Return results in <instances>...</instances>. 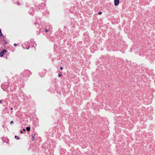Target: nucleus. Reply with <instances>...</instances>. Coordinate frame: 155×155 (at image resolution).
<instances>
[{"label":"nucleus","instance_id":"5","mask_svg":"<svg viewBox=\"0 0 155 155\" xmlns=\"http://www.w3.org/2000/svg\"><path fill=\"white\" fill-rule=\"evenodd\" d=\"M2 36V34L1 32V29H0V37Z\"/></svg>","mask_w":155,"mask_h":155},{"label":"nucleus","instance_id":"9","mask_svg":"<svg viewBox=\"0 0 155 155\" xmlns=\"http://www.w3.org/2000/svg\"><path fill=\"white\" fill-rule=\"evenodd\" d=\"M2 101L1 100H0V104H2Z\"/></svg>","mask_w":155,"mask_h":155},{"label":"nucleus","instance_id":"1","mask_svg":"<svg viewBox=\"0 0 155 155\" xmlns=\"http://www.w3.org/2000/svg\"><path fill=\"white\" fill-rule=\"evenodd\" d=\"M119 0H114V4L116 6H117L119 5Z\"/></svg>","mask_w":155,"mask_h":155},{"label":"nucleus","instance_id":"3","mask_svg":"<svg viewBox=\"0 0 155 155\" xmlns=\"http://www.w3.org/2000/svg\"><path fill=\"white\" fill-rule=\"evenodd\" d=\"M26 130L28 131H29L30 130V128L29 127H27L26 128Z\"/></svg>","mask_w":155,"mask_h":155},{"label":"nucleus","instance_id":"15","mask_svg":"<svg viewBox=\"0 0 155 155\" xmlns=\"http://www.w3.org/2000/svg\"><path fill=\"white\" fill-rule=\"evenodd\" d=\"M18 5H19V3H18ZM19 5H20V4H19Z\"/></svg>","mask_w":155,"mask_h":155},{"label":"nucleus","instance_id":"4","mask_svg":"<svg viewBox=\"0 0 155 155\" xmlns=\"http://www.w3.org/2000/svg\"><path fill=\"white\" fill-rule=\"evenodd\" d=\"M61 75L62 73L61 72L59 73V74H58V76L59 77H60L61 76Z\"/></svg>","mask_w":155,"mask_h":155},{"label":"nucleus","instance_id":"12","mask_svg":"<svg viewBox=\"0 0 155 155\" xmlns=\"http://www.w3.org/2000/svg\"><path fill=\"white\" fill-rule=\"evenodd\" d=\"M21 133H23V132L21 130Z\"/></svg>","mask_w":155,"mask_h":155},{"label":"nucleus","instance_id":"6","mask_svg":"<svg viewBox=\"0 0 155 155\" xmlns=\"http://www.w3.org/2000/svg\"><path fill=\"white\" fill-rule=\"evenodd\" d=\"M102 14V12H100L98 13V15H101Z\"/></svg>","mask_w":155,"mask_h":155},{"label":"nucleus","instance_id":"8","mask_svg":"<svg viewBox=\"0 0 155 155\" xmlns=\"http://www.w3.org/2000/svg\"><path fill=\"white\" fill-rule=\"evenodd\" d=\"M13 123V121H12L11 122V124H12V123Z\"/></svg>","mask_w":155,"mask_h":155},{"label":"nucleus","instance_id":"13","mask_svg":"<svg viewBox=\"0 0 155 155\" xmlns=\"http://www.w3.org/2000/svg\"><path fill=\"white\" fill-rule=\"evenodd\" d=\"M23 130L24 131H25V129H23Z\"/></svg>","mask_w":155,"mask_h":155},{"label":"nucleus","instance_id":"14","mask_svg":"<svg viewBox=\"0 0 155 155\" xmlns=\"http://www.w3.org/2000/svg\"><path fill=\"white\" fill-rule=\"evenodd\" d=\"M15 138H16V137H17V136H15Z\"/></svg>","mask_w":155,"mask_h":155},{"label":"nucleus","instance_id":"10","mask_svg":"<svg viewBox=\"0 0 155 155\" xmlns=\"http://www.w3.org/2000/svg\"><path fill=\"white\" fill-rule=\"evenodd\" d=\"M60 69L62 70L63 69V68L62 67H60Z\"/></svg>","mask_w":155,"mask_h":155},{"label":"nucleus","instance_id":"7","mask_svg":"<svg viewBox=\"0 0 155 155\" xmlns=\"http://www.w3.org/2000/svg\"><path fill=\"white\" fill-rule=\"evenodd\" d=\"M48 30H48V29H45V32H48Z\"/></svg>","mask_w":155,"mask_h":155},{"label":"nucleus","instance_id":"11","mask_svg":"<svg viewBox=\"0 0 155 155\" xmlns=\"http://www.w3.org/2000/svg\"><path fill=\"white\" fill-rule=\"evenodd\" d=\"M17 45V44H14V46H16V45Z\"/></svg>","mask_w":155,"mask_h":155},{"label":"nucleus","instance_id":"2","mask_svg":"<svg viewBox=\"0 0 155 155\" xmlns=\"http://www.w3.org/2000/svg\"><path fill=\"white\" fill-rule=\"evenodd\" d=\"M6 53V50H3L0 54V56L1 57L2 56L3 54L5 53Z\"/></svg>","mask_w":155,"mask_h":155}]
</instances>
